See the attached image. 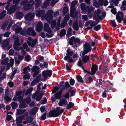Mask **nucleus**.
Here are the masks:
<instances>
[{"label": "nucleus", "instance_id": "1", "mask_svg": "<svg viewBox=\"0 0 126 126\" xmlns=\"http://www.w3.org/2000/svg\"><path fill=\"white\" fill-rule=\"evenodd\" d=\"M53 12L51 10H49L45 14V11L43 10H37L35 13V15L38 17H41L42 19H45L47 22L50 23L53 19Z\"/></svg>", "mask_w": 126, "mask_h": 126}, {"label": "nucleus", "instance_id": "17", "mask_svg": "<svg viewBox=\"0 0 126 126\" xmlns=\"http://www.w3.org/2000/svg\"><path fill=\"white\" fill-rule=\"evenodd\" d=\"M33 4V0H30L29 3L23 8L22 10L23 11H25L29 10L32 7Z\"/></svg>", "mask_w": 126, "mask_h": 126}, {"label": "nucleus", "instance_id": "44", "mask_svg": "<svg viewBox=\"0 0 126 126\" xmlns=\"http://www.w3.org/2000/svg\"><path fill=\"white\" fill-rule=\"evenodd\" d=\"M33 88H28L25 93V95H28L29 94L30 95H31V92L32 91Z\"/></svg>", "mask_w": 126, "mask_h": 126}, {"label": "nucleus", "instance_id": "29", "mask_svg": "<svg viewBox=\"0 0 126 126\" xmlns=\"http://www.w3.org/2000/svg\"><path fill=\"white\" fill-rule=\"evenodd\" d=\"M72 28L76 31H77L79 30V28L78 25V21L77 20L74 21L72 25Z\"/></svg>", "mask_w": 126, "mask_h": 126}, {"label": "nucleus", "instance_id": "23", "mask_svg": "<svg viewBox=\"0 0 126 126\" xmlns=\"http://www.w3.org/2000/svg\"><path fill=\"white\" fill-rule=\"evenodd\" d=\"M42 74L43 77L45 78H47L48 76L50 77L51 75L52 71L51 70H47L43 71L42 72Z\"/></svg>", "mask_w": 126, "mask_h": 126}, {"label": "nucleus", "instance_id": "55", "mask_svg": "<svg viewBox=\"0 0 126 126\" xmlns=\"http://www.w3.org/2000/svg\"><path fill=\"white\" fill-rule=\"evenodd\" d=\"M23 48L25 49L26 51H29V48H28V46L27 44L25 43L23 45Z\"/></svg>", "mask_w": 126, "mask_h": 126}, {"label": "nucleus", "instance_id": "16", "mask_svg": "<svg viewBox=\"0 0 126 126\" xmlns=\"http://www.w3.org/2000/svg\"><path fill=\"white\" fill-rule=\"evenodd\" d=\"M19 42V38H17L16 40H15L14 42V48L17 51H19L20 49H22V47H18L21 45Z\"/></svg>", "mask_w": 126, "mask_h": 126}, {"label": "nucleus", "instance_id": "52", "mask_svg": "<svg viewBox=\"0 0 126 126\" xmlns=\"http://www.w3.org/2000/svg\"><path fill=\"white\" fill-rule=\"evenodd\" d=\"M56 21L55 20H53L51 23V28L52 29L54 28L56 26Z\"/></svg>", "mask_w": 126, "mask_h": 126}, {"label": "nucleus", "instance_id": "51", "mask_svg": "<svg viewBox=\"0 0 126 126\" xmlns=\"http://www.w3.org/2000/svg\"><path fill=\"white\" fill-rule=\"evenodd\" d=\"M6 11H4L0 14V20L3 19L5 16Z\"/></svg>", "mask_w": 126, "mask_h": 126}, {"label": "nucleus", "instance_id": "58", "mask_svg": "<svg viewBox=\"0 0 126 126\" xmlns=\"http://www.w3.org/2000/svg\"><path fill=\"white\" fill-rule=\"evenodd\" d=\"M12 108L13 109H15L16 107L18 106L17 103L15 102L12 103L11 104Z\"/></svg>", "mask_w": 126, "mask_h": 126}, {"label": "nucleus", "instance_id": "9", "mask_svg": "<svg viewBox=\"0 0 126 126\" xmlns=\"http://www.w3.org/2000/svg\"><path fill=\"white\" fill-rule=\"evenodd\" d=\"M100 85H102V87L103 89H105L107 87V85H109L110 87H112V84L108 80L106 81H104L101 79L99 80L98 85L99 87L100 86Z\"/></svg>", "mask_w": 126, "mask_h": 126}, {"label": "nucleus", "instance_id": "10", "mask_svg": "<svg viewBox=\"0 0 126 126\" xmlns=\"http://www.w3.org/2000/svg\"><path fill=\"white\" fill-rule=\"evenodd\" d=\"M83 47L84 51H81L80 53V56L81 57L90 51L92 49L90 45L87 43H85Z\"/></svg>", "mask_w": 126, "mask_h": 126}, {"label": "nucleus", "instance_id": "36", "mask_svg": "<svg viewBox=\"0 0 126 126\" xmlns=\"http://www.w3.org/2000/svg\"><path fill=\"white\" fill-rule=\"evenodd\" d=\"M9 61V59L8 58H6L5 59H3L1 62V64L3 65H5L10 63L8 62Z\"/></svg>", "mask_w": 126, "mask_h": 126}, {"label": "nucleus", "instance_id": "2", "mask_svg": "<svg viewBox=\"0 0 126 126\" xmlns=\"http://www.w3.org/2000/svg\"><path fill=\"white\" fill-rule=\"evenodd\" d=\"M26 92V90H24L23 91H20L18 92H16V95L18 97H16L15 96V97L13 99V100L14 101H16L17 100V98L19 102L20 103L19 105V108L21 109L25 108L27 107L26 104L25 102H23V101L21 100L23 97L24 94Z\"/></svg>", "mask_w": 126, "mask_h": 126}, {"label": "nucleus", "instance_id": "37", "mask_svg": "<svg viewBox=\"0 0 126 126\" xmlns=\"http://www.w3.org/2000/svg\"><path fill=\"white\" fill-rule=\"evenodd\" d=\"M82 59L83 62L84 63H86L87 61L89 60L90 57L88 56L85 55L83 56Z\"/></svg>", "mask_w": 126, "mask_h": 126}, {"label": "nucleus", "instance_id": "54", "mask_svg": "<svg viewBox=\"0 0 126 126\" xmlns=\"http://www.w3.org/2000/svg\"><path fill=\"white\" fill-rule=\"evenodd\" d=\"M29 0H22V1L21 2L20 5H24L27 4Z\"/></svg>", "mask_w": 126, "mask_h": 126}, {"label": "nucleus", "instance_id": "61", "mask_svg": "<svg viewBox=\"0 0 126 126\" xmlns=\"http://www.w3.org/2000/svg\"><path fill=\"white\" fill-rule=\"evenodd\" d=\"M105 90L104 92H103L102 94V97H106V92H108V89L107 88H106L104 89Z\"/></svg>", "mask_w": 126, "mask_h": 126}, {"label": "nucleus", "instance_id": "15", "mask_svg": "<svg viewBox=\"0 0 126 126\" xmlns=\"http://www.w3.org/2000/svg\"><path fill=\"white\" fill-rule=\"evenodd\" d=\"M28 41L27 43L29 46L32 47H33L35 45L37 40L36 39H33L32 38L29 37L27 38Z\"/></svg>", "mask_w": 126, "mask_h": 126}, {"label": "nucleus", "instance_id": "31", "mask_svg": "<svg viewBox=\"0 0 126 126\" xmlns=\"http://www.w3.org/2000/svg\"><path fill=\"white\" fill-rule=\"evenodd\" d=\"M81 9L82 11V12L84 14H85L86 12L87 6L84 3H82L80 5Z\"/></svg>", "mask_w": 126, "mask_h": 126}, {"label": "nucleus", "instance_id": "4", "mask_svg": "<svg viewBox=\"0 0 126 126\" xmlns=\"http://www.w3.org/2000/svg\"><path fill=\"white\" fill-rule=\"evenodd\" d=\"M21 24L20 23H18L15 24L13 27V29H15V32L16 33H18L20 32V34L23 35H25L27 34V31H26L25 30H22V28L20 27V26Z\"/></svg>", "mask_w": 126, "mask_h": 126}, {"label": "nucleus", "instance_id": "22", "mask_svg": "<svg viewBox=\"0 0 126 126\" xmlns=\"http://www.w3.org/2000/svg\"><path fill=\"white\" fill-rule=\"evenodd\" d=\"M27 34L29 35H32L33 36H36V33L33 28H28L27 30Z\"/></svg>", "mask_w": 126, "mask_h": 126}, {"label": "nucleus", "instance_id": "27", "mask_svg": "<svg viewBox=\"0 0 126 126\" xmlns=\"http://www.w3.org/2000/svg\"><path fill=\"white\" fill-rule=\"evenodd\" d=\"M9 41V39H6L3 41L2 45L4 48H6L8 45Z\"/></svg>", "mask_w": 126, "mask_h": 126}, {"label": "nucleus", "instance_id": "56", "mask_svg": "<svg viewBox=\"0 0 126 126\" xmlns=\"http://www.w3.org/2000/svg\"><path fill=\"white\" fill-rule=\"evenodd\" d=\"M72 28H69L68 29V31L67 33V36H71V32L72 31Z\"/></svg>", "mask_w": 126, "mask_h": 126}, {"label": "nucleus", "instance_id": "21", "mask_svg": "<svg viewBox=\"0 0 126 126\" xmlns=\"http://www.w3.org/2000/svg\"><path fill=\"white\" fill-rule=\"evenodd\" d=\"M39 67L37 66H33L32 68V71L34 73L33 76V77H35L39 73Z\"/></svg>", "mask_w": 126, "mask_h": 126}, {"label": "nucleus", "instance_id": "18", "mask_svg": "<svg viewBox=\"0 0 126 126\" xmlns=\"http://www.w3.org/2000/svg\"><path fill=\"white\" fill-rule=\"evenodd\" d=\"M34 12H32L29 13L27 14L25 16V20L27 21H31L34 18Z\"/></svg>", "mask_w": 126, "mask_h": 126}, {"label": "nucleus", "instance_id": "59", "mask_svg": "<svg viewBox=\"0 0 126 126\" xmlns=\"http://www.w3.org/2000/svg\"><path fill=\"white\" fill-rule=\"evenodd\" d=\"M31 77V74H26L24 75L23 78L25 79H29Z\"/></svg>", "mask_w": 126, "mask_h": 126}, {"label": "nucleus", "instance_id": "42", "mask_svg": "<svg viewBox=\"0 0 126 126\" xmlns=\"http://www.w3.org/2000/svg\"><path fill=\"white\" fill-rule=\"evenodd\" d=\"M42 3L41 0H35L34 4L36 6L35 7H38Z\"/></svg>", "mask_w": 126, "mask_h": 126}, {"label": "nucleus", "instance_id": "26", "mask_svg": "<svg viewBox=\"0 0 126 126\" xmlns=\"http://www.w3.org/2000/svg\"><path fill=\"white\" fill-rule=\"evenodd\" d=\"M62 92L61 90H60L56 92L54 94L56 98L58 99H60L62 97Z\"/></svg>", "mask_w": 126, "mask_h": 126}, {"label": "nucleus", "instance_id": "25", "mask_svg": "<svg viewBox=\"0 0 126 126\" xmlns=\"http://www.w3.org/2000/svg\"><path fill=\"white\" fill-rule=\"evenodd\" d=\"M97 69L98 67L97 65H93L91 70V72L90 73L89 72H88L87 73L89 74H90L91 75H94L97 70Z\"/></svg>", "mask_w": 126, "mask_h": 126}, {"label": "nucleus", "instance_id": "33", "mask_svg": "<svg viewBox=\"0 0 126 126\" xmlns=\"http://www.w3.org/2000/svg\"><path fill=\"white\" fill-rule=\"evenodd\" d=\"M43 27V24L41 22L38 23L36 25V30L37 31H40L42 29Z\"/></svg>", "mask_w": 126, "mask_h": 126}, {"label": "nucleus", "instance_id": "40", "mask_svg": "<svg viewBox=\"0 0 126 126\" xmlns=\"http://www.w3.org/2000/svg\"><path fill=\"white\" fill-rule=\"evenodd\" d=\"M121 8L122 10H126V0H124L123 1Z\"/></svg>", "mask_w": 126, "mask_h": 126}, {"label": "nucleus", "instance_id": "19", "mask_svg": "<svg viewBox=\"0 0 126 126\" xmlns=\"http://www.w3.org/2000/svg\"><path fill=\"white\" fill-rule=\"evenodd\" d=\"M76 4V3L75 1H73L71 3V7L70 8V16L71 17H74L76 16L77 15V14L75 15H74L73 14L74 13L75 9L74 7V6Z\"/></svg>", "mask_w": 126, "mask_h": 126}, {"label": "nucleus", "instance_id": "12", "mask_svg": "<svg viewBox=\"0 0 126 126\" xmlns=\"http://www.w3.org/2000/svg\"><path fill=\"white\" fill-rule=\"evenodd\" d=\"M51 0H47L45 1L42 6L43 8H45L48 6L50 4L49 2ZM59 0H52L51 2L50 5L52 6H54L55 4L58 2Z\"/></svg>", "mask_w": 126, "mask_h": 126}, {"label": "nucleus", "instance_id": "14", "mask_svg": "<svg viewBox=\"0 0 126 126\" xmlns=\"http://www.w3.org/2000/svg\"><path fill=\"white\" fill-rule=\"evenodd\" d=\"M39 91H37L34 94H33L32 96V98L33 99L35 98L36 101H39L41 99L43 95L42 93H40Z\"/></svg>", "mask_w": 126, "mask_h": 126}, {"label": "nucleus", "instance_id": "46", "mask_svg": "<svg viewBox=\"0 0 126 126\" xmlns=\"http://www.w3.org/2000/svg\"><path fill=\"white\" fill-rule=\"evenodd\" d=\"M76 78L78 82L81 83H83V82L82 78L80 75H77L76 76Z\"/></svg>", "mask_w": 126, "mask_h": 126}, {"label": "nucleus", "instance_id": "38", "mask_svg": "<svg viewBox=\"0 0 126 126\" xmlns=\"http://www.w3.org/2000/svg\"><path fill=\"white\" fill-rule=\"evenodd\" d=\"M26 111V110H21L20 109H18L16 112L17 115H19L20 114H23Z\"/></svg>", "mask_w": 126, "mask_h": 126}, {"label": "nucleus", "instance_id": "34", "mask_svg": "<svg viewBox=\"0 0 126 126\" xmlns=\"http://www.w3.org/2000/svg\"><path fill=\"white\" fill-rule=\"evenodd\" d=\"M94 8L92 6H87V9H86V12H88V15L89 16V14L94 10Z\"/></svg>", "mask_w": 126, "mask_h": 126}, {"label": "nucleus", "instance_id": "63", "mask_svg": "<svg viewBox=\"0 0 126 126\" xmlns=\"http://www.w3.org/2000/svg\"><path fill=\"white\" fill-rule=\"evenodd\" d=\"M59 88L58 87H56L54 88L52 91V93H55L56 92L59 90Z\"/></svg>", "mask_w": 126, "mask_h": 126}, {"label": "nucleus", "instance_id": "62", "mask_svg": "<svg viewBox=\"0 0 126 126\" xmlns=\"http://www.w3.org/2000/svg\"><path fill=\"white\" fill-rule=\"evenodd\" d=\"M82 61H81V60H79L78 63V66L81 67H82V65L83 63H84L83 62H82Z\"/></svg>", "mask_w": 126, "mask_h": 126}, {"label": "nucleus", "instance_id": "6", "mask_svg": "<svg viewBox=\"0 0 126 126\" xmlns=\"http://www.w3.org/2000/svg\"><path fill=\"white\" fill-rule=\"evenodd\" d=\"M7 5L5 7V9L7 10V13L9 15H11L14 13L16 10L19 9L18 7L16 5H11L9 9L10 6V3H7Z\"/></svg>", "mask_w": 126, "mask_h": 126}, {"label": "nucleus", "instance_id": "60", "mask_svg": "<svg viewBox=\"0 0 126 126\" xmlns=\"http://www.w3.org/2000/svg\"><path fill=\"white\" fill-rule=\"evenodd\" d=\"M66 31L64 29H63L61 31L60 33V36H63L65 35L66 34Z\"/></svg>", "mask_w": 126, "mask_h": 126}, {"label": "nucleus", "instance_id": "53", "mask_svg": "<svg viewBox=\"0 0 126 126\" xmlns=\"http://www.w3.org/2000/svg\"><path fill=\"white\" fill-rule=\"evenodd\" d=\"M68 10V8L66 7H64L63 10V16L65 15L67 12Z\"/></svg>", "mask_w": 126, "mask_h": 126}, {"label": "nucleus", "instance_id": "32", "mask_svg": "<svg viewBox=\"0 0 126 126\" xmlns=\"http://www.w3.org/2000/svg\"><path fill=\"white\" fill-rule=\"evenodd\" d=\"M100 6H102L104 5L106 6L108 4V1L107 0H99L98 1Z\"/></svg>", "mask_w": 126, "mask_h": 126}, {"label": "nucleus", "instance_id": "20", "mask_svg": "<svg viewBox=\"0 0 126 126\" xmlns=\"http://www.w3.org/2000/svg\"><path fill=\"white\" fill-rule=\"evenodd\" d=\"M69 18V14H67L64 18L63 23L61 24V27L62 28L64 27L66 25L67 22Z\"/></svg>", "mask_w": 126, "mask_h": 126}, {"label": "nucleus", "instance_id": "13", "mask_svg": "<svg viewBox=\"0 0 126 126\" xmlns=\"http://www.w3.org/2000/svg\"><path fill=\"white\" fill-rule=\"evenodd\" d=\"M80 40L79 38H75V37H72L70 39V44L72 45L73 47H77V45L76 43H80Z\"/></svg>", "mask_w": 126, "mask_h": 126}, {"label": "nucleus", "instance_id": "57", "mask_svg": "<svg viewBox=\"0 0 126 126\" xmlns=\"http://www.w3.org/2000/svg\"><path fill=\"white\" fill-rule=\"evenodd\" d=\"M31 57L29 55H27L25 58V61L27 62H30L31 60Z\"/></svg>", "mask_w": 126, "mask_h": 126}, {"label": "nucleus", "instance_id": "3", "mask_svg": "<svg viewBox=\"0 0 126 126\" xmlns=\"http://www.w3.org/2000/svg\"><path fill=\"white\" fill-rule=\"evenodd\" d=\"M66 52V55L64 58V60L67 61L69 63H74V59L77 57L78 55L74 53L72 51H70L69 47L68 48Z\"/></svg>", "mask_w": 126, "mask_h": 126}, {"label": "nucleus", "instance_id": "24", "mask_svg": "<svg viewBox=\"0 0 126 126\" xmlns=\"http://www.w3.org/2000/svg\"><path fill=\"white\" fill-rule=\"evenodd\" d=\"M67 99L66 98H63L60 99L58 104L59 106H62L67 105Z\"/></svg>", "mask_w": 126, "mask_h": 126}, {"label": "nucleus", "instance_id": "35", "mask_svg": "<svg viewBox=\"0 0 126 126\" xmlns=\"http://www.w3.org/2000/svg\"><path fill=\"white\" fill-rule=\"evenodd\" d=\"M68 92L70 93L71 95L73 96L75 95L76 92V89L74 87H71L68 91Z\"/></svg>", "mask_w": 126, "mask_h": 126}, {"label": "nucleus", "instance_id": "41", "mask_svg": "<svg viewBox=\"0 0 126 126\" xmlns=\"http://www.w3.org/2000/svg\"><path fill=\"white\" fill-rule=\"evenodd\" d=\"M31 68L29 66H27L25 67L23 69V73L24 74H26L28 73L30 71Z\"/></svg>", "mask_w": 126, "mask_h": 126}, {"label": "nucleus", "instance_id": "7", "mask_svg": "<svg viewBox=\"0 0 126 126\" xmlns=\"http://www.w3.org/2000/svg\"><path fill=\"white\" fill-rule=\"evenodd\" d=\"M105 16V14L102 13L99 9H97L94 12V17L96 19L102 20Z\"/></svg>", "mask_w": 126, "mask_h": 126}, {"label": "nucleus", "instance_id": "11", "mask_svg": "<svg viewBox=\"0 0 126 126\" xmlns=\"http://www.w3.org/2000/svg\"><path fill=\"white\" fill-rule=\"evenodd\" d=\"M44 30L47 33L46 34V36L48 37H51L53 36L51 33L52 31L49 26L47 23H45L44 25Z\"/></svg>", "mask_w": 126, "mask_h": 126}, {"label": "nucleus", "instance_id": "45", "mask_svg": "<svg viewBox=\"0 0 126 126\" xmlns=\"http://www.w3.org/2000/svg\"><path fill=\"white\" fill-rule=\"evenodd\" d=\"M22 119L19 116L17 117L16 118V122L17 126H18V125H20V124L22 123Z\"/></svg>", "mask_w": 126, "mask_h": 126}, {"label": "nucleus", "instance_id": "47", "mask_svg": "<svg viewBox=\"0 0 126 126\" xmlns=\"http://www.w3.org/2000/svg\"><path fill=\"white\" fill-rule=\"evenodd\" d=\"M74 104L73 103L70 102L67 105L66 109H68L72 108L74 106Z\"/></svg>", "mask_w": 126, "mask_h": 126}, {"label": "nucleus", "instance_id": "49", "mask_svg": "<svg viewBox=\"0 0 126 126\" xmlns=\"http://www.w3.org/2000/svg\"><path fill=\"white\" fill-rule=\"evenodd\" d=\"M93 5L96 8H98L100 6L98 1L97 2L96 0H93Z\"/></svg>", "mask_w": 126, "mask_h": 126}, {"label": "nucleus", "instance_id": "28", "mask_svg": "<svg viewBox=\"0 0 126 126\" xmlns=\"http://www.w3.org/2000/svg\"><path fill=\"white\" fill-rule=\"evenodd\" d=\"M98 22L96 23L95 22H94L92 20H89L85 23V25H90L91 27H93L97 24Z\"/></svg>", "mask_w": 126, "mask_h": 126}, {"label": "nucleus", "instance_id": "8", "mask_svg": "<svg viewBox=\"0 0 126 126\" xmlns=\"http://www.w3.org/2000/svg\"><path fill=\"white\" fill-rule=\"evenodd\" d=\"M124 16L122 12L118 11L116 15V19L119 23L121 22L123 20L124 23L126 25V19H124Z\"/></svg>", "mask_w": 126, "mask_h": 126}, {"label": "nucleus", "instance_id": "50", "mask_svg": "<svg viewBox=\"0 0 126 126\" xmlns=\"http://www.w3.org/2000/svg\"><path fill=\"white\" fill-rule=\"evenodd\" d=\"M26 119L28 121V123H31L33 121V117L32 116H27L26 117Z\"/></svg>", "mask_w": 126, "mask_h": 126}, {"label": "nucleus", "instance_id": "30", "mask_svg": "<svg viewBox=\"0 0 126 126\" xmlns=\"http://www.w3.org/2000/svg\"><path fill=\"white\" fill-rule=\"evenodd\" d=\"M38 110V108L35 107L33 109H32L30 111L29 114L31 115H34L36 113Z\"/></svg>", "mask_w": 126, "mask_h": 126}, {"label": "nucleus", "instance_id": "5", "mask_svg": "<svg viewBox=\"0 0 126 126\" xmlns=\"http://www.w3.org/2000/svg\"><path fill=\"white\" fill-rule=\"evenodd\" d=\"M64 111L63 109H61L60 107H57L56 109L50 111L49 113L50 117H56L62 113Z\"/></svg>", "mask_w": 126, "mask_h": 126}, {"label": "nucleus", "instance_id": "43", "mask_svg": "<svg viewBox=\"0 0 126 126\" xmlns=\"http://www.w3.org/2000/svg\"><path fill=\"white\" fill-rule=\"evenodd\" d=\"M22 100L23 101V102L27 104H29L31 101V99L29 97H28L25 99Z\"/></svg>", "mask_w": 126, "mask_h": 126}, {"label": "nucleus", "instance_id": "48", "mask_svg": "<svg viewBox=\"0 0 126 126\" xmlns=\"http://www.w3.org/2000/svg\"><path fill=\"white\" fill-rule=\"evenodd\" d=\"M119 0H110V2L111 4L110 5H114L115 6H117L118 4V2L117 1Z\"/></svg>", "mask_w": 126, "mask_h": 126}, {"label": "nucleus", "instance_id": "64", "mask_svg": "<svg viewBox=\"0 0 126 126\" xmlns=\"http://www.w3.org/2000/svg\"><path fill=\"white\" fill-rule=\"evenodd\" d=\"M82 19L85 21H87L88 19V16L86 15H83L82 16Z\"/></svg>", "mask_w": 126, "mask_h": 126}, {"label": "nucleus", "instance_id": "39", "mask_svg": "<svg viewBox=\"0 0 126 126\" xmlns=\"http://www.w3.org/2000/svg\"><path fill=\"white\" fill-rule=\"evenodd\" d=\"M16 16L18 19H20L23 17V15L22 12H18L16 13Z\"/></svg>", "mask_w": 126, "mask_h": 126}]
</instances>
